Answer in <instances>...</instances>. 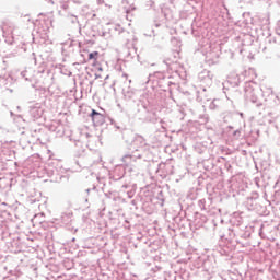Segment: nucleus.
<instances>
[{
	"label": "nucleus",
	"instance_id": "f257e3e1",
	"mask_svg": "<svg viewBox=\"0 0 280 280\" xmlns=\"http://www.w3.org/2000/svg\"><path fill=\"white\" fill-rule=\"evenodd\" d=\"M97 58H100V52L93 51L89 54L88 60H92L93 65H97Z\"/></svg>",
	"mask_w": 280,
	"mask_h": 280
},
{
	"label": "nucleus",
	"instance_id": "f03ea898",
	"mask_svg": "<svg viewBox=\"0 0 280 280\" xmlns=\"http://www.w3.org/2000/svg\"><path fill=\"white\" fill-rule=\"evenodd\" d=\"M90 117L92 118V121H95V117H102V114L97 113L95 109H92Z\"/></svg>",
	"mask_w": 280,
	"mask_h": 280
}]
</instances>
